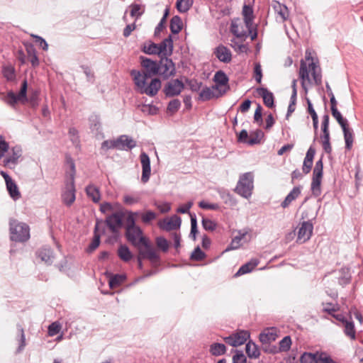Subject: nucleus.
<instances>
[{
	"label": "nucleus",
	"mask_w": 363,
	"mask_h": 363,
	"mask_svg": "<svg viewBox=\"0 0 363 363\" xmlns=\"http://www.w3.org/2000/svg\"><path fill=\"white\" fill-rule=\"evenodd\" d=\"M262 136L263 133L260 130L252 133L249 135V139L248 141H247V144L250 145L258 144L260 143Z\"/></svg>",
	"instance_id": "nucleus-48"
},
{
	"label": "nucleus",
	"mask_w": 363,
	"mask_h": 363,
	"mask_svg": "<svg viewBox=\"0 0 363 363\" xmlns=\"http://www.w3.org/2000/svg\"><path fill=\"white\" fill-rule=\"evenodd\" d=\"M323 149L324 151L330 154L332 152V147L330 143V136H320Z\"/></svg>",
	"instance_id": "nucleus-59"
},
{
	"label": "nucleus",
	"mask_w": 363,
	"mask_h": 363,
	"mask_svg": "<svg viewBox=\"0 0 363 363\" xmlns=\"http://www.w3.org/2000/svg\"><path fill=\"white\" fill-rule=\"evenodd\" d=\"M26 51L28 57L33 67H36L39 65V60L36 55V51L33 45L27 46Z\"/></svg>",
	"instance_id": "nucleus-38"
},
{
	"label": "nucleus",
	"mask_w": 363,
	"mask_h": 363,
	"mask_svg": "<svg viewBox=\"0 0 363 363\" xmlns=\"http://www.w3.org/2000/svg\"><path fill=\"white\" fill-rule=\"evenodd\" d=\"M306 60L311 61L307 65L306 62L301 60L300 62V68L298 71V77L303 89L306 93L308 92V88L315 84L319 85L322 82V76L320 68L311 55V52L308 50L306 52Z\"/></svg>",
	"instance_id": "nucleus-2"
},
{
	"label": "nucleus",
	"mask_w": 363,
	"mask_h": 363,
	"mask_svg": "<svg viewBox=\"0 0 363 363\" xmlns=\"http://www.w3.org/2000/svg\"><path fill=\"white\" fill-rule=\"evenodd\" d=\"M222 95L223 94L218 91L214 86H212L211 87L203 88L199 94V97L203 101H208L213 98H218Z\"/></svg>",
	"instance_id": "nucleus-21"
},
{
	"label": "nucleus",
	"mask_w": 363,
	"mask_h": 363,
	"mask_svg": "<svg viewBox=\"0 0 363 363\" xmlns=\"http://www.w3.org/2000/svg\"><path fill=\"white\" fill-rule=\"evenodd\" d=\"M140 160L142 165L141 181L145 184L148 182L151 174L150 160L147 154L142 152L140 155Z\"/></svg>",
	"instance_id": "nucleus-15"
},
{
	"label": "nucleus",
	"mask_w": 363,
	"mask_h": 363,
	"mask_svg": "<svg viewBox=\"0 0 363 363\" xmlns=\"http://www.w3.org/2000/svg\"><path fill=\"white\" fill-rule=\"evenodd\" d=\"M118 255L124 262L130 261L133 255L130 251L129 248L126 245H121L118 250Z\"/></svg>",
	"instance_id": "nucleus-37"
},
{
	"label": "nucleus",
	"mask_w": 363,
	"mask_h": 363,
	"mask_svg": "<svg viewBox=\"0 0 363 363\" xmlns=\"http://www.w3.org/2000/svg\"><path fill=\"white\" fill-rule=\"evenodd\" d=\"M344 333L346 336L349 337L351 340L356 339V330L354 328V324L352 320H347L343 324Z\"/></svg>",
	"instance_id": "nucleus-35"
},
{
	"label": "nucleus",
	"mask_w": 363,
	"mask_h": 363,
	"mask_svg": "<svg viewBox=\"0 0 363 363\" xmlns=\"http://www.w3.org/2000/svg\"><path fill=\"white\" fill-rule=\"evenodd\" d=\"M181 106V102L179 99H173L169 101L167 106V111L170 113L177 112Z\"/></svg>",
	"instance_id": "nucleus-57"
},
{
	"label": "nucleus",
	"mask_w": 363,
	"mask_h": 363,
	"mask_svg": "<svg viewBox=\"0 0 363 363\" xmlns=\"http://www.w3.org/2000/svg\"><path fill=\"white\" fill-rule=\"evenodd\" d=\"M17 330L20 335L19 346L16 350L17 353L21 352L26 345L24 330L21 325H17Z\"/></svg>",
	"instance_id": "nucleus-44"
},
{
	"label": "nucleus",
	"mask_w": 363,
	"mask_h": 363,
	"mask_svg": "<svg viewBox=\"0 0 363 363\" xmlns=\"http://www.w3.org/2000/svg\"><path fill=\"white\" fill-rule=\"evenodd\" d=\"M213 80L216 83V84L213 86L221 94H225L227 91L229 89V86L228 84V78L223 72H217L214 75Z\"/></svg>",
	"instance_id": "nucleus-16"
},
{
	"label": "nucleus",
	"mask_w": 363,
	"mask_h": 363,
	"mask_svg": "<svg viewBox=\"0 0 363 363\" xmlns=\"http://www.w3.org/2000/svg\"><path fill=\"white\" fill-rule=\"evenodd\" d=\"M257 91L259 96L263 99L264 104L269 108L274 106V95L272 92L267 90L266 88H258Z\"/></svg>",
	"instance_id": "nucleus-27"
},
{
	"label": "nucleus",
	"mask_w": 363,
	"mask_h": 363,
	"mask_svg": "<svg viewBox=\"0 0 363 363\" xmlns=\"http://www.w3.org/2000/svg\"><path fill=\"white\" fill-rule=\"evenodd\" d=\"M342 129L344 133L345 147L347 150H350L352 148L353 144V132L349 128L348 125L345 126V128H342Z\"/></svg>",
	"instance_id": "nucleus-33"
},
{
	"label": "nucleus",
	"mask_w": 363,
	"mask_h": 363,
	"mask_svg": "<svg viewBox=\"0 0 363 363\" xmlns=\"http://www.w3.org/2000/svg\"><path fill=\"white\" fill-rule=\"evenodd\" d=\"M144 248L140 247L139 252L143 258L149 259L152 264L157 263L160 257L156 250L151 246L150 241L147 240L142 245Z\"/></svg>",
	"instance_id": "nucleus-12"
},
{
	"label": "nucleus",
	"mask_w": 363,
	"mask_h": 363,
	"mask_svg": "<svg viewBox=\"0 0 363 363\" xmlns=\"http://www.w3.org/2000/svg\"><path fill=\"white\" fill-rule=\"evenodd\" d=\"M245 24L247 28H253V9L250 5H244L242 11Z\"/></svg>",
	"instance_id": "nucleus-24"
},
{
	"label": "nucleus",
	"mask_w": 363,
	"mask_h": 363,
	"mask_svg": "<svg viewBox=\"0 0 363 363\" xmlns=\"http://www.w3.org/2000/svg\"><path fill=\"white\" fill-rule=\"evenodd\" d=\"M156 218V213L153 211H148L141 214V219L144 223H149Z\"/></svg>",
	"instance_id": "nucleus-60"
},
{
	"label": "nucleus",
	"mask_w": 363,
	"mask_h": 363,
	"mask_svg": "<svg viewBox=\"0 0 363 363\" xmlns=\"http://www.w3.org/2000/svg\"><path fill=\"white\" fill-rule=\"evenodd\" d=\"M125 279L124 275L116 274L111 277L108 281V285L111 289H114L120 286Z\"/></svg>",
	"instance_id": "nucleus-46"
},
{
	"label": "nucleus",
	"mask_w": 363,
	"mask_h": 363,
	"mask_svg": "<svg viewBox=\"0 0 363 363\" xmlns=\"http://www.w3.org/2000/svg\"><path fill=\"white\" fill-rule=\"evenodd\" d=\"M22 155V149L20 146H14L11 150L10 155L4 160V166L9 167L10 164L15 165L18 159L21 157Z\"/></svg>",
	"instance_id": "nucleus-19"
},
{
	"label": "nucleus",
	"mask_w": 363,
	"mask_h": 363,
	"mask_svg": "<svg viewBox=\"0 0 363 363\" xmlns=\"http://www.w3.org/2000/svg\"><path fill=\"white\" fill-rule=\"evenodd\" d=\"M27 88H28V84L26 80H23L21 84V90L19 93L16 95L19 101L22 103H25L27 101Z\"/></svg>",
	"instance_id": "nucleus-49"
},
{
	"label": "nucleus",
	"mask_w": 363,
	"mask_h": 363,
	"mask_svg": "<svg viewBox=\"0 0 363 363\" xmlns=\"http://www.w3.org/2000/svg\"><path fill=\"white\" fill-rule=\"evenodd\" d=\"M157 246L164 252H167L169 248V243L167 240L163 237H158L156 238Z\"/></svg>",
	"instance_id": "nucleus-61"
},
{
	"label": "nucleus",
	"mask_w": 363,
	"mask_h": 363,
	"mask_svg": "<svg viewBox=\"0 0 363 363\" xmlns=\"http://www.w3.org/2000/svg\"><path fill=\"white\" fill-rule=\"evenodd\" d=\"M142 50L147 55H158L159 52L157 44L150 41L143 45Z\"/></svg>",
	"instance_id": "nucleus-40"
},
{
	"label": "nucleus",
	"mask_w": 363,
	"mask_h": 363,
	"mask_svg": "<svg viewBox=\"0 0 363 363\" xmlns=\"http://www.w3.org/2000/svg\"><path fill=\"white\" fill-rule=\"evenodd\" d=\"M318 363H337L328 354L317 352Z\"/></svg>",
	"instance_id": "nucleus-55"
},
{
	"label": "nucleus",
	"mask_w": 363,
	"mask_h": 363,
	"mask_svg": "<svg viewBox=\"0 0 363 363\" xmlns=\"http://www.w3.org/2000/svg\"><path fill=\"white\" fill-rule=\"evenodd\" d=\"M249 337L250 333L247 330H239L224 337V341L233 347H238L243 345Z\"/></svg>",
	"instance_id": "nucleus-8"
},
{
	"label": "nucleus",
	"mask_w": 363,
	"mask_h": 363,
	"mask_svg": "<svg viewBox=\"0 0 363 363\" xmlns=\"http://www.w3.org/2000/svg\"><path fill=\"white\" fill-rule=\"evenodd\" d=\"M86 192L87 196L95 203L99 201L101 195L99 189L92 184L86 186Z\"/></svg>",
	"instance_id": "nucleus-31"
},
{
	"label": "nucleus",
	"mask_w": 363,
	"mask_h": 363,
	"mask_svg": "<svg viewBox=\"0 0 363 363\" xmlns=\"http://www.w3.org/2000/svg\"><path fill=\"white\" fill-rule=\"evenodd\" d=\"M140 196L137 195L126 194L123 196V201L124 203L128 206L134 205L140 201Z\"/></svg>",
	"instance_id": "nucleus-53"
},
{
	"label": "nucleus",
	"mask_w": 363,
	"mask_h": 363,
	"mask_svg": "<svg viewBox=\"0 0 363 363\" xmlns=\"http://www.w3.org/2000/svg\"><path fill=\"white\" fill-rule=\"evenodd\" d=\"M141 65L144 72L132 70L130 72L133 78L137 90L140 94H145L150 96H155L161 88V82L159 79H152L150 83L147 79L152 76L159 74V62L150 59L141 57Z\"/></svg>",
	"instance_id": "nucleus-1"
},
{
	"label": "nucleus",
	"mask_w": 363,
	"mask_h": 363,
	"mask_svg": "<svg viewBox=\"0 0 363 363\" xmlns=\"http://www.w3.org/2000/svg\"><path fill=\"white\" fill-rule=\"evenodd\" d=\"M323 164L322 160L316 162L313 172V179L311 182V191L315 196H318L321 194V181L323 178Z\"/></svg>",
	"instance_id": "nucleus-5"
},
{
	"label": "nucleus",
	"mask_w": 363,
	"mask_h": 363,
	"mask_svg": "<svg viewBox=\"0 0 363 363\" xmlns=\"http://www.w3.org/2000/svg\"><path fill=\"white\" fill-rule=\"evenodd\" d=\"M245 351L247 356L251 359H257L260 355V352L257 345L252 341H249L246 344Z\"/></svg>",
	"instance_id": "nucleus-30"
},
{
	"label": "nucleus",
	"mask_w": 363,
	"mask_h": 363,
	"mask_svg": "<svg viewBox=\"0 0 363 363\" xmlns=\"http://www.w3.org/2000/svg\"><path fill=\"white\" fill-rule=\"evenodd\" d=\"M126 237L135 247L140 248L145 242L149 240L148 238L143 235V231L140 227L126 228Z\"/></svg>",
	"instance_id": "nucleus-6"
},
{
	"label": "nucleus",
	"mask_w": 363,
	"mask_h": 363,
	"mask_svg": "<svg viewBox=\"0 0 363 363\" xmlns=\"http://www.w3.org/2000/svg\"><path fill=\"white\" fill-rule=\"evenodd\" d=\"M75 192L74 179H68L62 193V199L65 205L71 206L74 203L76 199Z\"/></svg>",
	"instance_id": "nucleus-9"
},
{
	"label": "nucleus",
	"mask_w": 363,
	"mask_h": 363,
	"mask_svg": "<svg viewBox=\"0 0 363 363\" xmlns=\"http://www.w3.org/2000/svg\"><path fill=\"white\" fill-rule=\"evenodd\" d=\"M61 330V325L58 322H53L48 327V335L50 337L58 334Z\"/></svg>",
	"instance_id": "nucleus-54"
},
{
	"label": "nucleus",
	"mask_w": 363,
	"mask_h": 363,
	"mask_svg": "<svg viewBox=\"0 0 363 363\" xmlns=\"http://www.w3.org/2000/svg\"><path fill=\"white\" fill-rule=\"evenodd\" d=\"M37 255L40 259L48 264H50L52 262L54 256L52 250L50 247H43L40 249Z\"/></svg>",
	"instance_id": "nucleus-28"
},
{
	"label": "nucleus",
	"mask_w": 363,
	"mask_h": 363,
	"mask_svg": "<svg viewBox=\"0 0 363 363\" xmlns=\"http://www.w3.org/2000/svg\"><path fill=\"white\" fill-rule=\"evenodd\" d=\"M3 75L8 81H12L15 79L16 74L13 67L6 66L3 68Z\"/></svg>",
	"instance_id": "nucleus-51"
},
{
	"label": "nucleus",
	"mask_w": 363,
	"mask_h": 363,
	"mask_svg": "<svg viewBox=\"0 0 363 363\" xmlns=\"http://www.w3.org/2000/svg\"><path fill=\"white\" fill-rule=\"evenodd\" d=\"M119 145L118 140H105L103 142L101 145V148L104 150H108V149H116L118 150Z\"/></svg>",
	"instance_id": "nucleus-58"
},
{
	"label": "nucleus",
	"mask_w": 363,
	"mask_h": 363,
	"mask_svg": "<svg viewBox=\"0 0 363 363\" xmlns=\"http://www.w3.org/2000/svg\"><path fill=\"white\" fill-rule=\"evenodd\" d=\"M216 57L223 62H229L231 60V52L225 46L220 45L214 51Z\"/></svg>",
	"instance_id": "nucleus-22"
},
{
	"label": "nucleus",
	"mask_w": 363,
	"mask_h": 363,
	"mask_svg": "<svg viewBox=\"0 0 363 363\" xmlns=\"http://www.w3.org/2000/svg\"><path fill=\"white\" fill-rule=\"evenodd\" d=\"M254 175L252 172H246L240 176L235 191L241 196L248 199L254 189Z\"/></svg>",
	"instance_id": "nucleus-3"
},
{
	"label": "nucleus",
	"mask_w": 363,
	"mask_h": 363,
	"mask_svg": "<svg viewBox=\"0 0 363 363\" xmlns=\"http://www.w3.org/2000/svg\"><path fill=\"white\" fill-rule=\"evenodd\" d=\"M331 113L341 128H345V126L348 125L347 120L342 117L337 108H331Z\"/></svg>",
	"instance_id": "nucleus-47"
},
{
	"label": "nucleus",
	"mask_w": 363,
	"mask_h": 363,
	"mask_svg": "<svg viewBox=\"0 0 363 363\" xmlns=\"http://www.w3.org/2000/svg\"><path fill=\"white\" fill-rule=\"evenodd\" d=\"M233 363H247V358L242 351L237 350L233 357Z\"/></svg>",
	"instance_id": "nucleus-62"
},
{
	"label": "nucleus",
	"mask_w": 363,
	"mask_h": 363,
	"mask_svg": "<svg viewBox=\"0 0 363 363\" xmlns=\"http://www.w3.org/2000/svg\"><path fill=\"white\" fill-rule=\"evenodd\" d=\"M199 206L201 208L206 210H218L219 209V205L217 203H210L205 201H201L199 203Z\"/></svg>",
	"instance_id": "nucleus-63"
},
{
	"label": "nucleus",
	"mask_w": 363,
	"mask_h": 363,
	"mask_svg": "<svg viewBox=\"0 0 363 363\" xmlns=\"http://www.w3.org/2000/svg\"><path fill=\"white\" fill-rule=\"evenodd\" d=\"M315 154V150L313 147H310L306 152V157L303 164V172L305 174H308L310 172L312 165L314 155Z\"/></svg>",
	"instance_id": "nucleus-23"
},
{
	"label": "nucleus",
	"mask_w": 363,
	"mask_h": 363,
	"mask_svg": "<svg viewBox=\"0 0 363 363\" xmlns=\"http://www.w3.org/2000/svg\"><path fill=\"white\" fill-rule=\"evenodd\" d=\"M278 337L277 329L275 328H267L259 335V340L262 344H269L276 340Z\"/></svg>",
	"instance_id": "nucleus-18"
},
{
	"label": "nucleus",
	"mask_w": 363,
	"mask_h": 363,
	"mask_svg": "<svg viewBox=\"0 0 363 363\" xmlns=\"http://www.w3.org/2000/svg\"><path fill=\"white\" fill-rule=\"evenodd\" d=\"M120 150H131L136 146V143L131 138L127 135H121L118 139Z\"/></svg>",
	"instance_id": "nucleus-25"
},
{
	"label": "nucleus",
	"mask_w": 363,
	"mask_h": 363,
	"mask_svg": "<svg viewBox=\"0 0 363 363\" xmlns=\"http://www.w3.org/2000/svg\"><path fill=\"white\" fill-rule=\"evenodd\" d=\"M158 46V55L160 57H169L173 52V40L171 36L164 39Z\"/></svg>",
	"instance_id": "nucleus-17"
},
{
	"label": "nucleus",
	"mask_w": 363,
	"mask_h": 363,
	"mask_svg": "<svg viewBox=\"0 0 363 363\" xmlns=\"http://www.w3.org/2000/svg\"><path fill=\"white\" fill-rule=\"evenodd\" d=\"M182 28V21L179 16H175L170 21V30L174 34L179 33Z\"/></svg>",
	"instance_id": "nucleus-36"
},
{
	"label": "nucleus",
	"mask_w": 363,
	"mask_h": 363,
	"mask_svg": "<svg viewBox=\"0 0 363 363\" xmlns=\"http://www.w3.org/2000/svg\"><path fill=\"white\" fill-rule=\"evenodd\" d=\"M317 352H303L300 357V363H318Z\"/></svg>",
	"instance_id": "nucleus-41"
},
{
	"label": "nucleus",
	"mask_w": 363,
	"mask_h": 363,
	"mask_svg": "<svg viewBox=\"0 0 363 363\" xmlns=\"http://www.w3.org/2000/svg\"><path fill=\"white\" fill-rule=\"evenodd\" d=\"M10 233L11 240L16 242H25L30 238L28 225L16 220L10 221Z\"/></svg>",
	"instance_id": "nucleus-4"
},
{
	"label": "nucleus",
	"mask_w": 363,
	"mask_h": 363,
	"mask_svg": "<svg viewBox=\"0 0 363 363\" xmlns=\"http://www.w3.org/2000/svg\"><path fill=\"white\" fill-rule=\"evenodd\" d=\"M301 194V187L295 186L286 196L284 201L281 203V206L285 208L288 207L290 203L294 201Z\"/></svg>",
	"instance_id": "nucleus-29"
},
{
	"label": "nucleus",
	"mask_w": 363,
	"mask_h": 363,
	"mask_svg": "<svg viewBox=\"0 0 363 363\" xmlns=\"http://www.w3.org/2000/svg\"><path fill=\"white\" fill-rule=\"evenodd\" d=\"M245 236V233H242L240 235L235 236L228 245V247L225 249V252L237 250L238 249L241 245V240L244 238Z\"/></svg>",
	"instance_id": "nucleus-43"
},
{
	"label": "nucleus",
	"mask_w": 363,
	"mask_h": 363,
	"mask_svg": "<svg viewBox=\"0 0 363 363\" xmlns=\"http://www.w3.org/2000/svg\"><path fill=\"white\" fill-rule=\"evenodd\" d=\"M205 257V253L200 249L199 247H196L191 255V259L195 261H201Z\"/></svg>",
	"instance_id": "nucleus-56"
},
{
	"label": "nucleus",
	"mask_w": 363,
	"mask_h": 363,
	"mask_svg": "<svg viewBox=\"0 0 363 363\" xmlns=\"http://www.w3.org/2000/svg\"><path fill=\"white\" fill-rule=\"evenodd\" d=\"M159 74L164 78L169 77L174 74V64L169 57H161L159 62Z\"/></svg>",
	"instance_id": "nucleus-11"
},
{
	"label": "nucleus",
	"mask_w": 363,
	"mask_h": 363,
	"mask_svg": "<svg viewBox=\"0 0 363 363\" xmlns=\"http://www.w3.org/2000/svg\"><path fill=\"white\" fill-rule=\"evenodd\" d=\"M2 101L14 108L17 102L19 101V99L13 91H10L4 96Z\"/></svg>",
	"instance_id": "nucleus-39"
},
{
	"label": "nucleus",
	"mask_w": 363,
	"mask_h": 363,
	"mask_svg": "<svg viewBox=\"0 0 363 363\" xmlns=\"http://www.w3.org/2000/svg\"><path fill=\"white\" fill-rule=\"evenodd\" d=\"M6 184L11 197L15 201L21 197V194L16 183L13 180H11L9 182L7 181Z\"/></svg>",
	"instance_id": "nucleus-32"
},
{
	"label": "nucleus",
	"mask_w": 363,
	"mask_h": 363,
	"mask_svg": "<svg viewBox=\"0 0 363 363\" xmlns=\"http://www.w3.org/2000/svg\"><path fill=\"white\" fill-rule=\"evenodd\" d=\"M313 225L310 221H303L298 231L297 242L303 243L308 240L313 233Z\"/></svg>",
	"instance_id": "nucleus-13"
},
{
	"label": "nucleus",
	"mask_w": 363,
	"mask_h": 363,
	"mask_svg": "<svg viewBox=\"0 0 363 363\" xmlns=\"http://www.w3.org/2000/svg\"><path fill=\"white\" fill-rule=\"evenodd\" d=\"M210 352L213 355L219 356L225 353L226 347L223 344L214 343L211 345Z\"/></svg>",
	"instance_id": "nucleus-42"
},
{
	"label": "nucleus",
	"mask_w": 363,
	"mask_h": 363,
	"mask_svg": "<svg viewBox=\"0 0 363 363\" xmlns=\"http://www.w3.org/2000/svg\"><path fill=\"white\" fill-rule=\"evenodd\" d=\"M123 213L117 211L113 213L106 218V223L110 231L113 234L118 233L119 230L123 226Z\"/></svg>",
	"instance_id": "nucleus-7"
},
{
	"label": "nucleus",
	"mask_w": 363,
	"mask_h": 363,
	"mask_svg": "<svg viewBox=\"0 0 363 363\" xmlns=\"http://www.w3.org/2000/svg\"><path fill=\"white\" fill-rule=\"evenodd\" d=\"M130 10V16L133 17H135L136 19L139 18L143 14V11H141V6L139 4H133L131 5Z\"/></svg>",
	"instance_id": "nucleus-64"
},
{
	"label": "nucleus",
	"mask_w": 363,
	"mask_h": 363,
	"mask_svg": "<svg viewBox=\"0 0 363 363\" xmlns=\"http://www.w3.org/2000/svg\"><path fill=\"white\" fill-rule=\"evenodd\" d=\"M192 4L193 0H177L176 3L177 9L182 13L187 11Z\"/></svg>",
	"instance_id": "nucleus-45"
},
{
	"label": "nucleus",
	"mask_w": 363,
	"mask_h": 363,
	"mask_svg": "<svg viewBox=\"0 0 363 363\" xmlns=\"http://www.w3.org/2000/svg\"><path fill=\"white\" fill-rule=\"evenodd\" d=\"M202 225L206 230L213 231L217 227V223L211 219L203 218Z\"/></svg>",
	"instance_id": "nucleus-52"
},
{
	"label": "nucleus",
	"mask_w": 363,
	"mask_h": 363,
	"mask_svg": "<svg viewBox=\"0 0 363 363\" xmlns=\"http://www.w3.org/2000/svg\"><path fill=\"white\" fill-rule=\"evenodd\" d=\"M180 225L181 218L178 216H173L169 219H164L160 223V228L168 231L179 228Z\"/></svg>",
	"instance_id": "nucleus-20"
},
{
	"label": "nucleus",
	"mask_w": 363,
	"mask_h": 363,
	"mask_svg": "<svg viewBox=\"0 0 363 363\" xmlns=\"http://www.w3.org/2000/svg\"><path fill=\"white\" fill-rule=\"evenodd\" d=\"M291 345V339L290 336H286L279 342V350L281 352H287L290 350Z\"/></svg>",
	"instance_id": "nucleus-50"
},
{
	"label": "nucleus",
	"mask_w": 363,
	"mask_h": 363,
	"mask_svg": "<svg viewBox=\"0 0 363 363\" xmlns=\"http://www.w3.org/2000/svg\"><path fill=\"white\" fill-rule=\"evenodd\" d=\"M259 263L258 259L254 258L250 259L248 262L242 265L238 271L235 273V276H241L245 274L251 272Z\"/></svg>",
	"instance_id": "nucleus-26"
},
{
	"label": "nucleus",
	"mask_w": 363,
	"mask_h": 363,
	"mask_svg": "<svg viewBox=\"0 0 363 363\" xmlns=\"http://www.w3.org/2000/svg\"><path fill=\"white\" fill-rule=\"evenodd\" d=\"M339 283L341 285H345L350 283L351 280L350 269L348 267H342L340 271Z\"/></svg>",
	"instance_id": "nucleus-34"
},
{
	"label": "nucleus",
	"mask_w": 363,
	"mask_h": 363,
	"mask_svg": "<svg viewBox=\"0 0 363 363\" xmlns=\"http://www.w3.org/2000/svg\"><path fill=\"white\" fill-rule=\"evenodd\" d=\"M184 84L179 79H172L169 81L164 87L165 95L168 97H172L179 95L184 89Z\"/></svg>",
	"instance_id": "nucleus-14"
},
{
	"label": "nucleus",
	"mask_w": 363,
	"mask_h": 363,
	"mask_svg": "<svg viewBox=\"0 0 363 363\" xmlns=\"http://www.w3.org/2000/svg\"><path fill=\"white\" fill-rule=\"evenodd\" d=\"M253 28H247L240 20L232 21L230 30L237 38H246L250 33H252Z\"/></svg>",
	"instance_id": "nucleus-10"
}]
</instances>
